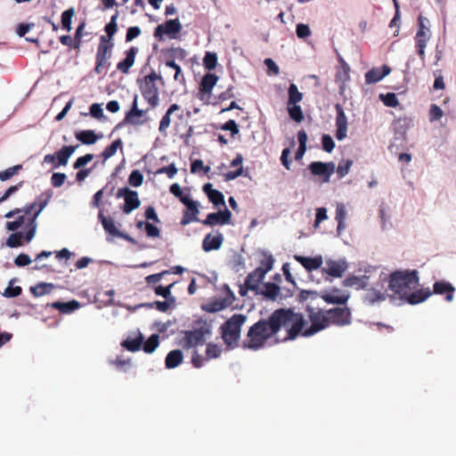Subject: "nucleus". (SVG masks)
Instances as JSON below:
<instances>
[{"label": "nucleus", "mask_w": 456, "mask_h": 456, "mask_svg": "<svg viewBox=\"0 0 456 456\" xmlns=\"http://www.w3.org/2000/svg\"><path fill=\"white\" fill-rule=\"evenodd\" d=\"M310 326L301 313L292 308H279L274 310L268 318L260 319L249 329L242 347L257 351L265 346L267 341L275 337L282 329L287 331L284 340H294L298 336L311 337L323 330L333 323L338 326L350 324L351 313L348 308L335 307L323 311L307 307Z\"/></svg>", "instance_id": "obj_1"}, {"label": "nucleus", "mask_w": 456, "mask_h": 456, "mask_svg": "<svg viewBox=\"0 0 456 456\" xmlns=\"http://www.w3.org/2000/svg\"><path fill=\"white\" fill-rule=\"evenodd\" d=\"M419 284L416 270L395 271L389 275V289L403 299Z\"/></svg>", "instance_id": "obj_2"}, {"label": "nucleus", "mask_w": 456, "mask_h": 456, "mask_svg": "<svg viewBox=\"0 0 456 456\" xmlns=\"http://www.w3.org/2000/svg\"><path fill=\"white\" fill-rule=\"evenodd\" d=\"M246 320L247 317L244 314H236L221 326L222 338L227 346L231 348L238 346L241 327Z\"/></svg>", "instance_id": "obj_3"}, {"label": "nucleus", "mask_w": 456, "mask_h": 456, "mask_svg": "<svg viewBox=\"0 0 456 456\" xmlns=\"http://www.w3.org/2000/svg\"><path fill=\"white\" fill-rule=\"evenodd\" d=\"M38 208V198L31 204L26 205L23 208H14L4 215L6 218H12L18 216L14 221H8L5 227L8 231L14 232L20 228L24 224H28V217L31 216Z\"/></svg>", "instance_id": "obj_4"}, {"label": "nucleus", "mask_w": 456, "mask_h": 456, "mask_svg": "<svg viewBox=\"0 0 456 456\" xmlns=\"http://www.w3.org/2000/svg\"><path fill=\"white\" fill-rule=\"evenodd\" d=\"M161 79L160 75L151 72L145 76L143 83L140 86L141 94L148 102L150 109L156 108L159 103V93L156 81Z\"/></svg>", "instance_id": "obj_5"}, {"label": "nucleus", "mask_w": 456, "mask_h": 456, "mask_svg": "<svg viewBox=\"0 0 456 456\" xmlns=\"http://www.w3.org/2000/svg\"><path fill=\"white\" fill-rule=\"evenodd\" d=\"M222 290L225 292V297L216 298L204 304L201 308L207 313H216L229 307L235 301V295L227 284H224Z\"/></svg>", "instance_id": "obj_6"}, {"label": "nucleus", "mask_w": 456, "mask_h": 456, "mask_svg": "<svg viewBox=\"0 0 456 456\" xmlns=\"http://www.w3.org/2000/svg\"><path fill=\"white\" fill-rule=\"evenodd\" d=\"M51 198V193H43L38 197L37 209L34 211L31 216L28 217V224L26 226L29 229L25 234H23V238L26 241L29 242L34 238L37 229V218L41 211L47 206Z\"/></svg>", "instance_id": "obj_7"}, {"label": "nucleus", "mask_w": 456, "mask_h": 456, "mask_svg": "<svg viewBox=\"0 0 456 456\" xmlns=\"http://www.w3.org/2000/svg\"><path fill=\"white\" fill-rule=\"evenodd\" d=\"M181 29L182 25L178 19L168 20L155 28L153 36L159 41L163 40L164 36H167L171 39H175Z\"/></svg>", "instance_id": "obj_8"}, {"label": "nucleus", "mask_w": 456, "mask_h": 456, "mask_svg": "<svg viewBox=\"0 0 456 456\" xmlns=\"http://www.w3.org/2000/svg\"><path fill=\"white\" fill-rule=\"evenodd\" d=\"M426 21H428V20L422 15L419 16L418 30L416 33L415 40L417 52L421 60L425 59V48L431 35L429 28L425 24Z\"/></svg>", "instance_id": "obj_9"}, {"label": "nucleus", "mask_w": 456, "mask_h": 456, "mask_svg": "<svg viewBox=\"0 0 456 456\" xmlns=\"http://www.w3.org/2000/svg\"><path fill=\"white\" fill-rule=\"evenodd\" d=\"M148 110H141L138 108V96L134 95L131 109L125 115L123 123L133 126H142L148 122L146 113Z\"/></svg>", "instance_id": "obj_10"}, {"label": "nucleus", "mask_w": 456, "mask_h": 456, "mask_svg": "<svg viewBox=\"0 0 456 456\" xmlns=\"http://www.w3.org/2000/svg\"><path fill=\"white\" fill-rule=\"evenodd\" d=\"M117 198H123L125 204L122 210L125 214H129L140 207L141 201L137 191L130 190L128 187L119 188L116 193Z\"/></svg>", "instance_id": "obj_11"}, {"label": "nucleus", "mask_w": 456, "mask_h": 456, "mask_svg": "<svg viewBox=\"0 0 456 456\" xmlns=\"http://www.w3.org/2000/svg\"><path fill=\"white\" fill-rule=\"evenodd\" d=\"M76 150V146H63L60 151L53 154H47L44 157V162L53 163L54 167L66 166L69 157Z\"/></svg>", "instance_id": "obj_12"}, {"label": "nucleus", "mask_w": 456, "mask_h": 456, "mask_svg": "<svg viewBox=\"0 0 456 456\" xmlns=\"http://www.w3.org/2000/svg\"><path fill=\"white\" fill-rule=\"evenodd\" d=\"M174 115V118L178 120H183V110L177 103L171 104L162 118L160 119L159 126V132L162 134L167 133V128L171 125V116Z\"/></svg>", "instance_id": "obj_13"}, {"label": "nucleus", "mask_w": 456, "mask_h": 456, "mask_svg": "<svg viewBox=\"0 0 456 456\" xmlns=\"http://www.w3.org/2000/svg\"><path fill=\"white\" fill-rule=\"evenodd\" d=\"M308 168L313 175L320 176L322 182L328 183L335 171V164L333 162L314 161L310 163Z\"/></svg>", "instance_id": "obj_14"}, {"label": "nucleus", "mask_w": 456, "mask_h": 456, "mask_svg": "<svg viewBox=\"0 0 456 456\" xmlns=\"http://www.w3.org/2000/svg\"><path fill=\"white\" fill-rule=\"evenodd\" d=\"M206 332H208V330L203 329L185 331L182 344L183 348L189 349L191 347L202 345L205 341Z\"/></svg>", "instance_id": "obj_15"}, {"label": "nucleus", "mask_w": 456, "mask_h": 456, "mask_svg": "<svg viewBox=\"0 0 456 456\" xmlns=\"http://www.w3.org/2000/svg\"><path fill=\"white\" fill-rule=\"evenodd\" d=\"M232 213L229 209L209 213L201 223L206 226L224 225L231 224Z\"/></svg>", "instance_id": "obj_16"}, {"label": "nucleus", "mask_w": 456, "mask_h": 456, "mask_svg": "<svg viewBox=\"0 0 456 456\" xmlns=\"http://www.w3.org/2000/svg\"><path fill=\"white\" fill-rule=\"evenodd\" d=\"M337 117H336V138L338 141H342L346 137L347 133V118L342 106L338 103L335 105Z\"/></svg>", "instance_id": "obj_17"}, {"label": "nucleus", "mask_w": 456, "mask_h": 456, "mask_svg": "<svg viewBox=\"0 0 456 456\" xmlns=\"http://www.w3.org/2000/svg\"><path fill=\"white\" fill-rule=\"evenodd\" d=\"M266 273L262 272V269L256 268L254 271L249 273L245 279V286L256 294L259 293V284L265 279Z\"/></svg>", "instance_id": "obj_18"}, {"label": "nucleus", "mask_w": 456, "mask_h": 456, "mask_svg": "<svg viewBox=\"0 0 456 456\" xmlns=\"http://www.w3.org/2000/svg\"><path fill=\"white\" fill-rule=\"evenodd\" d=\"M347 269V264L344 260L339 261H334V260H328L326 261V267L322 269L323 273H326L327 274L335 277V278H340L343 276L344 273Z\"/></svg>", "instance_id": "obj_19"}, {"label": "nucleus", "mask_w": 456, "mask_h": 456, "mask_svg": "<svg viewBox=\"0 0 456 456\" xmlns=\"http://www.w3.org/2000/svg\"><path fill=\"white\" fill-rule=\"evenodd\" d=\"M321 297L328 304L345 305L349 295L342 293L339 289H332L330 292L323 293Z\"/></svg>", "instance_id": "obj_20"}, {"label": "nucleus", "mask_w": 456, "mask_h": 456, "mask_svg": "<svg viewBox=\"0 0 456 456\" xmlns=\"http://www.w3.org/2000/svg\"><path fill=\"white\" fill-rule=\"evenodd\" d=\"M137 53L138 48L135 46H132L127 51H126V58L117 64V69L122 74H127L130 70V68L134 63Z\"/></svg>", "instance_id": "obj_21"}, {"label": "nucleus", "mask_w": 456, "mask_h": 456, "mask_svg": "<svg viewBox=\"0 0 456 456\" xmlns=\"http://www.w3.org/2000/svg\"><path fill=\"white\" fill-rule=\"evenodd\" d=\"M294 259L297 262L300 263L303 265V267L308 272L319 269L323 263L322 256L310 257L295 255Z\"/></svg>", "instance_id": "obj_22"}, {"label": "nucleus", "mask_w": 456, "mask_h": 456, "mask_svg": "<svg viewBox=\"0 0 456 456\" xmlns=\"http://www.w3.org/2000/svg\"><path fill=\"white\" fill-rule=\"evenodd\" d=\"M224 242V235L217 232L216 236H212L211 233L207 234L202 241V248L205 252L212 250H217L221 248Z\"/></svg>", "instance_id": "obj_23"}, {"label": "nucleus", "mask_w": 456, "mask_h": 456, "mask_svg": "<svg viewBox=\"0 0 456 456\" xmlns=\"http://www.w3.org/2000/svg\"><path fill=\"white\" fill-rule=\"evenodd\" d=\"M455 288L447 281H436L433 285V293L443 295L445 294V300L452 302L454 297Z\"/></svg>", "instance_id": "obj_24"}, {"label": "nucleus", "mask_w": 456, "mask_h": 456, "mask_svg": "<svg viewBox=\"0 0 456 456\" xmlns=\"http://www.w3.org/2000/svg\"><path fill=\"white\" fill-rule=\"evenodd\" d=\"M391 71L387 65H383L381 68H373L365 74V81L367 84H374L380 81Z\"/></svg>", "instance_id": "obj_25"}, {"label": "nucleus", "mask_w": 456, "mask_h": 456, "mask_svg": "<svg viewBox=\"0 0 456 456\" xmlns=\"http://www.w3.org/2000/svg\"><path fill=\"white\" fill-rule=\"evenodd\" d=\"M203 191L207 194L209 201L216 207L225 206L224 194L218 190L213 189L211 183L204 184Z\"/></svg>", "instance_id": "obj_26"}, {"label": "nucleus", "mask_w": 456, "mask_h": 456, "mask_svg": "<svg viewBox=\"0 0 456 456\" xmlns=\"http://www.w3.org/2000/svg\"><path fill=\"white\" fill-rule=\"evenodd\" d=\"M432 295L428 288L420 289L414 292H410L403 299L410 305H417L422 303Z\"/></svg>", "instance_id": "obj_27"}, {"label": "nucleus", "mask_w": 456, "mask_h": 456, "mask_svg": "<svg viewBox=\"0 0 456 456\" xmlns=\"http://www.w3.org/2000/svg\"><path fill=\"white\" fill-rule=\"evenodd\" d=\"M113 47L114 43L112 41H110L109 38H107L105 36H101L97 47L96 56L110 59L112 56Z\"/></svg>", "instance_id": "obj_28"}, {"label": "nucleus", "mask_w": 456, "mask_h": 456, "mask_svg": "<svg viewBox=\"0 0 456 456\" xmlns=\"http://www.w3.org/2000/svg\"><path fill=\"white\" fill-rule=\"evenodd\" d=\"M218 80V77L213 73H207L201 79L200 92L204 94H210Z\"/></svg>", "instance_id": "obj_29"}, {"label": "nucleus", "mask_w": 456, "mask_h": 456, "mask_svg": "<svg viewBox=\"0 0 456 456\" xmlns=\"http://www.w3.org/2000/svg\"><path fill=\"white\" fill-rule=\"evenodd\" d=\"M243 156L240 153H238L236 157L232 160L231 167H239V168L235 171H230L224 175L225 181L234 180L237 177L240 176L243 174Z\"/></svg>", "instance_id": "obj_30"}, {"label": "nucleus", "mask_w": 456, "mask_h": 456, "mask_svg": "<svg viewBox=\"0 0 456 456\" xmlns=\"http://www.w3.org/2000/svg\"><path fill=\"white\" fill-rule=\"evenodd\" d=\"M102 136V134L97 135L93 130H82L75 133L76 139L86 145L95 143Z\"/></svg>", "instance_id": "obj_31"}, {"label": "nucleus", "mask_w": 456, "mask_h": 456, "mask_svg": "<svg viewBox=\"0 0 456 456\" xmlns=\"http://www.w3.org/2000/svg\"><path fill=\"white\" fill-rule=\"evenodd\" d=\"M183 359V352L179 349L170 351L166 359L165 365L167 369H174L179 366Z\"/></svg>", "instance_id": "obj_32"}, {"label": "nucleus", "mask_w": 456, "mask_h": 456, "mask_svg": "<svg viewBox=\"0 0 456 456\" xmlns=\"http://www.w3.org/2000/svg\"><path fill=\"white\" fill-rule=\"evenodd\" d=\"M80 304L77 300H71L69 302H53L51 304V307L59 310L61 314H70L73 311L78 309Z\"/></svg>", "instance_id": "obj_33"}, {"label": "nucleus", "mask_w": 456, "mask_h": 456, "mask_svg": "<svg viewBox=\"0 0 456 456\" xmlns=\"http://www.w3.org/2000/svg\"><path fill=\"white\" fill-rule=\"evenodd\" d=\"M98 218L99 220L101 221L102 226H103V229L105 230V232L112 236H118V234L119 233V231L117 229L116 225H115V222L112 218L110 217H106L102 211H100L99 214H98Z\"/></svg>", "instance_id": "obj_34"}, {"label": "nucleus", "mask_w": 456, "mask_h": 456, "mask_svg": "<svg viewBox=\"0 0 456 456\" xmlns=\"http://www.w3.org/2000/svg\"><path fill=\"white\" fill-rule=\"evenodd\" d=\"M164 66L166 69H170L174 70L175 73L173 75V77L175 82H177L180 85H185L186 80H185L184 75L182 71V69L178 64H176L175 62V61L167 60L164 62Z\"/></svg>", "instance_id": "obj_35"}, {"label": "nucleus", "mask_w": 456, "mask_h": 456, "mask_svg": "<svg viewBox=\"0 0 456 456\" xmlns=\"http://www.w3.org/2000/svg\"><path fill=\"white\" fill-rule=\"evenodd\" d=\"M281 291L280 287L273 282H266L264 284L263 289H259V293L263 295L265 297L270 300H275L279 296Z\"/></svg>", "instance_id": "obj_36"}, {"label": "nucleus", "mask_w": 456, "mask_h": 456, "mask_svg": "<svg viewBox=\"0 0 456 456\" xmlns=\"http://www.w3.org/2000/svg\"><path fill=\"white\" fill-rule=\"evenodd\" d=\"M303 100V94L299 92L297 86L291 83L288 88V102L287 105H294Z\"/></svg>", "instance_id": "obj_37"}, {"label": "nucleus", "mask_w": 456, "mask_h": 456, "mask_svg": "<svg viewBox=\"0 0 456 456\" xmlns=\"http://www.w3.org/2000/svg\"><path fill=\"white\" fill-rule=\"evenodd\" d=\"M53 289L54 285L53 283L40 282L31 287L30 291L34 297H38L51 293Z\"/></svg>", "instance_id": "obj_38"}, {"label": "nucleus", "mask_w": 456, "mask_h": 456, "mask_svg": "<svg viewBox=\"0 0 456 456\" xmlns=\"http://www.w3.org/2000/svg\"><path fill=\"white\" fill-rule=\"evenodd\" d=\"M343 284L346 287H354L357 289H364L366 286V277L351 275L344 280Z\"/></svg>", "instance_id": "obj_39"}, {"label": "nucleus", "mask_w": 456, "mask_h": 456, "mask_svg": "<svg viewBox=\"0 0 456 456\" xmlns=\"http://www.w3.org/2000/svg\"><path fill=\"white\" fill-rule=\"evenodd\" d=\"M346 217V210L343 203H337L336 206V216L335 219L338 222L337 230L340 232L343 229H345V220Z\"/></svg>", "instance_id": "obj_40"}, {"label": "nucleus", "mask_w": 456, "mask_h": 456, "mask_svg": "<svg viewBox=\"0 0 456 456\" xmlns=\"http://www.w3.org/2000/svg\"><path fill=\"white\" fill-rule=\"evenodd\" d=\"M143 337L142 334L139 335V337L134 338H126L122 342V346L130 352H135L138 351L142 345Z\"/></svg>", "instance_id": "obj_41"}, {"label": "nucleus", "mask_w": 456, "mask_h": 456, "mask_svg": "<svg viewBox=\"0 0 456 456\" xmlns=\"http://www.w3.org/2000/svg\"><path fill=\"white\" fill-rule=\"evenodd\" d=\"M175 282L170 283L167 287H163L161 285H158L153 287V290L156 295L163 297L167 300H170L171 303L175 302V297L171 294V289L175 286Z\"/></svg>", "instance_id": "obj_42"}, {"label": "nucleus", "mask_w": 456, "mask_h": 456, "mask_svg": "<svg viewBox=\"0 0 456 456\" xmlns=\"http://www.w3.org/2000/svg\"><path fill=\"white\" fill-rule=\"evenodd\" d=\"M287 111L289 118L297 123H300L304 120V114L301 106L297 103L294 105H287Z\"/></svg>", "instance_id": "obj_43"}, {"label": "nucleus", "mask_w": 456, "mask_h": 456, "mask_svg": "<svg viewBox=\"0 0 456 456\" xmlns=\"http://www.w3.org/2000/svg\"><path fill=\"white\" fill-rule=\"evenodd\" d=\"M159 345V336L152 334L143 344L142 349L147 354H151Z\"/></svg>", "instance_id": "obj_44"}, {"label": "nucleus", "mask_w": 456, "mask_h": 456, "mask_svg": "<svg viewBox=\"0 0 456 456\" xmlns=\"http://www.w3.org/2000/svg\"><path fill=\"white\" fill-rule=\"evenodd\" d=\"M109 60L110 58L95 56L94 72L96 74H106L109 67L110 66Z\"/></svg>", "instance_id": "obj_45"}, {"label": "nucleus", "mask_w": 456, "mask_h": 456, "mask_svg": "<svg viewBox=\"0 0 456 456\" xmlns=\"http://www.w3.org/2000/svg\"><path fill=\"white\" fill-rule=\"evenodd\" d=\"M274 258L271 254L266 252L263 253V258L260 260V265L257 268L262 269V272L267 273L273 269Z\"/></svg>", "instance_id": "obj_46"}, {"label": "nucleus", "mask_w": 456, "mask_h": 456, "mask_svg": "<svg viewBox=\"0 0 456 456\" xmlns=\"http://www.w3.org/2000/svg\"><path fill=\"white\" fill-rule=\"evenodd\" d=\"M122 146L121 139H117L111 142L110 145L106 147L102 153V156L104 159H108L114 156L117 152V150Z\"/></svg>", "instance_id": "obj_47"}, {"label": "nucleus", "mask_w": 456, "mask_h": 456, "mask_svg": "<svg viewBox=\"0 0 456 456\" xmlns=\"http://www.w3.org/2000/svg\"><path fill=\"white\" fill-rule=\"evenodd\" d=\"M217 65L216 53L207 52L203 58V66L208 70L214 69Z\"/></svg>", "instance_id": "obj_48"}, {"label": "nucleus", "mask_w": 456, "mask_h": 456, "mask_svg": "<svg viewBox=\"0 0 456 456\" xmlns=\"http://www.w3.org/2000/svg\"><path fill=\"white\" fill-rule=\"evenodd\" d=\"M117 19L118 12L111 16L110 21L105 26V37H107V38H109L110 41H112V37L118 30Z\"/></svg>", "instance_id": "obj_49"}, {"label": "nucleus", "mask_w": 456, "mask_h": 456, "mask_svg": "<svg viewBox=\"0 0 456 456\" xmlns=\"http://www.w3.org/2000/svg\"><path fill=\"white\" fill-rule=\"evenodd\" d=\"M75 14V11L73 8H69L64 11L61 14V25L64 29L67 31H70L71 29V20Z\"/></svg>", "instance_id": "obj_50"}, {"label": "nucleus", "mask_w": 456, "mask_h": 456, "mask_svg": "<svg viewBox=\"0 0 456 456\" xmlns=\"http://www.w3.org/2000/svg\"><path fill=\"white\" fill-rule=\"evenodd\" d=\"M222 353V349L218 345L208 343L206 348L207 360L218 358Z\"/></svg>", "instance_id": "obj_51"}, {"label": "nucleus", "mask_w": 456, "mask_h": 456, "mask_svg": "<svg viewBox=\"0 0 456 456\" xmlns=\"http://www.w3.org/2000/svg\"><path fill=\"white\" fill-rule=\"evenodd\" d=\"M170 273V271L169 270H165V271H162L159 273H154V274H151V275H148L146 278H145V281L147 283L148 286H151V287H155L157 286L156 284L161 281V279L167 275V274H169Z\"/></svg>", "instance_id": "obj_52"}, {"label": "nucleus", "mask_w": 456, "mask_h": 456, "mask_svg": "<svg viewBox=\"0 0 456 456\" xmlns=\"http://www.w3.org/2000/svg\"><path fill=\"white\" fill-rule=\"evenodd\" d=\"M352 165H353V160H351V159L340 161L337 167V174H338V177L342 178V177L346 176L348 174Z\"/></svg>", "instance_id": "obj_53"}, {"label": "nucleus", "mask_w": 456, "mask_h": 456, "mask_svg": "<svg viewBox=\"0 0 456 456\" xmlns=\"http://www.w3.org/2000/svg\"><path fill=\"white\" fill-rule=\"evenodd\" d=\"M143 175L139 170H133L128 177V183L134 187H139L142 184Z\"/></svg>", "instance_id": "obj_54"}, {"label": "nucleus", "mask_w": 456, "mask_h": 456, "mask_svg": "<svg viewBox=\"0 0 456 456\" xmlns=\"http://www.w3.org/2000/svg\"><path fill=\"white\" fill-rule=\"evenodd\" d=\"M14 280H12L9 283V286L4 289L3 296L5 297H19L22 293V289L20 286L12 287V284L14 282Z\"/></svg>", "instance_id": "obj_55"}, {"label": "nucleus", "mask_w": 456, "mask_h": 456, "mask_svg": "<svg viewBox=\"0 0 456 456\" xmlns=\"http://www.w3.org/2000/svg\"><path fill=\"white\" fill-rule=\"evenodd\" d=\"M20 169H22L21 165H16L12 167H9L4 171L0 172V180L7 181L11 179L14 175H16Z\"/></svg>", "instance_id": "obj_56"}, {"label": "nucleus", "mask_w": 456, "mask_h": 456, "mask_svg": "<svg viewBox=\"0 0 456 456\" xmlns=\"http://www.w3.org/2000/svg\"><path fill=\"white\" fill-rule=\"evenodd\" d=\"M23 239V233L21 232H14L12 233L7 240L6 245L10 248H17L21 246V240Z\"/></svg>", "instance_id": "obj_57"}, {"label": "nucleus", "mask_w": 456, "mask_h": 456, "mask_svg": "<svg viewBox=\"0 0 456 456\" xmlns=\"http://www.w3.org/2000/svg\"><path fill=\"white\" fill-rule=\"evenodd\" d=\"M385 298V295L381 291L374 289H369L366 294V299L371 304L378 301H383Z\"/></svg>", "instance_id": "obj_58"}, {"label": "nucleus", "mask_w": 456, "mask_h": 456, "mask_svg": "<svg viewBox=\"0 0 456 456\" xmlns=\"http://www.w3.org/2000/svg\"><path fill=\"white\" fill-rule=\"evenodd\" d=\"M380 99L383 103L387 107H396L399 104L398 99L394 93H387L386 94H380Z\"/></svg>", "instance_id": "obj_59"}, {"label": "nucleus", "mask_w": 456, "mask_h": 456, "mask_svg": "<svg viewBox=\"0 0 456 456\" xmlns=\"http://www.w3.org/2000/svg\"><path fill=\"white\" fill-rule=\"evenodd\" d=\"M170 303V300L166 299V301H155L153 303L144 304L142 305L150 308L155 307L159 312L165 313L169 309Z\"/></svg>", "instance_id": "obj_60"}, {"label": "nucleus", "mask_w": 456, "mask_h": 456, "mask_svg": "<svg viewBox=\"0 0 456 456\" xmlns=\"http://www.w3.org/2000/svg\"><path fill=\"white\" fill-rule=\"evenodd\" d=\"M84 28H85V23H81L77 28L74 38H72L74 49H79L81 46Z\"/></svg>", "instance_id": "obj_61"}, {"label": "nucleus", "mask_w": 456, "mask_h": 456, "mask_svg": "<svg viewBox=\"0 0 456 456\" xmlns=\"http://www.w3.org/2000/svg\"><path fill=\"white\" fill-rule=\"evenodd\" d=\"M221 129L224 131H230L231 136L233 138L239 134V126L233 119H230L221 126Z\"/></svg>", "instance_id": "obj_62"}, {"label": "nucleus", "mask_w": 456, "mask_h": 456, "mask_svg": "<svg viewBox=\"0 0 456 456\" xmlns=\"http://www.w3.org/2000/svg\"><path fill=\"white\" fill-rule=\"evenodd\" d=\"M322 149L330 153L335 148V142L330 134H323L322 136Z\"/></svg>", "instance_id": "obj_63"}, {"label": "nucleus", "mask_w": 456, "mask_h": 456, "mask_svg": "<svg viewBox=\"0 0 456 456\" xmlns=\"http://www.w3.org/2000/svg\"><path fill=\"white\" fill-rule=\"evenodd\" d=\"M444 115L442 109L436 105L432 104L429 109V120L431 122L440 119Z\"/></svg>", "instance_id": "obj_64"}]
</instances>
